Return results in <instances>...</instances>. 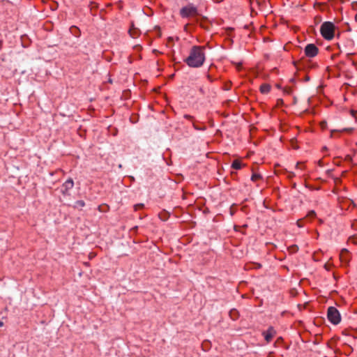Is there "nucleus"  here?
I'll return each instance as SVG.
<instances>
[{
    "label": "nucleus",
    "mask_w": 357,
    "mask_h": 357,
    "mask_svg": "<svg viewBox=\"0 0 357 357\" xmlns=\"http://www.w3.org/2000/svg\"><path fill=\"white\" fill-rule=\"evenodd\" d=\"M191 68H199L205 61L204 47L194 45L190 50L188 56L184 60Z\"/></svg>",
    "instance_id": "nucleus-1"
},
{
    "label": "nucleus",
    "mask_w": 357,
    "mask_h": 357,
    "mask_svg": "<svg viewBox=\"0 0 357 357\" xmlns=\"http://www.w3.org/2000/svg\"><path fill=\"white\" fill-rule=\"evenodd\" d=\"M335 25L331 22H324L320 28V32L322 37L328 40H331L334 38Z\"/></svg>",
    "instance_id": "nucleus-2"
},
{
    "label": "nucleus",
    "mask_w": 357,
    "mask_h": 357,
    "mask_svg": "<svg viewBox=\"0 0 357 357\" xmlns=\"http://www.w3.org/2000/svg\"><path fill=\"white\" fill-rule=\"evenodd\" d=\"M198 10L196 6H195L192 3H189L186 6L183 7L180 10V15L183 18L194 17L198 15Z\"/></svg>",
    "instance_id": "nucleus-3"
},
{
    "label": "nucleus",
    "mask_w": 357,
    "mask_h": 357,
    "mask_svg": "<svg viewBox=\"0 0 357 357\" xmlns=\"http://www.w3.org/2000/svg\"><path fill=\"white\" fill-rule=\"evenodd\" d=\"M327 317L328 321L334 325L338 324L341 321V316L339 311L336 307L333 306L328 308Z\"/></svg>",
    "instance_id": "nucleus-4"
},
{
    "label": "nucleus",
    "mask_w": 357,
    "mask_h": 357,
    "mask_svg": "<svg viewBox=\"0 0 357 357\" xmlns=\"http://www.w3.org/2000/svg\"><path fill=\"white\" fill-rule=\"evenodd\" d=\"M304 52L306 56L312 58L318 54L319 49L314 44L310 43L305 46Z\"/></svg>",
    "instance_id": "nucleus-5"
},
{
    "label": "nucleus",
    "mask_w": 357,
    "mask_h": 357,
    "mask_svg": "<svg viewBox=\"0 0 357 357\" xmlns=\"http://www.w3.org/2000/svg\"><path fill=\"white\" fill-rule=\"evenodd\" d=\"M74 186V181L73 180L70 178H68L62 185L61 188V193L64 195L68 194L69 190L72 189Z\"/></svg>",
    "instance_id": "nucleus-6"
},
{
    "label": "nucleus",
    "mask_w": 357,
    "mask_h": 357,
    "mask_svg": "<svg viewBox=\"0 0 357 357\" xmlns=\"http://www.w3.org/2000/svg\"><path fill=\"white\" fill-rule=\"evenodd\" d=\"M350 253L347 249H342L340 254V259L341 262L344 264L347 265L350 260Z\"/></svg>",
    "instance_id": "nucleus-7"
},
{
    "label": "nucleus",
    "mask_w": 357,
    "mask_h": 357,
    "mask_svg": "<svg viewBox=\"0 0 357 357\" xmlns=\"http://www.w3.org/2000/svg\"><path fill=\"white\" fill-rule=\"evenodd\" d=\"M275 334L276 332L272 326H270L266 331L263 332V335L267 342H270Z\"/></svg>",
    "instance_id": "nucleus-8"
},
{
    "label": "nucleus",
    "mask_w": 357,
    "mask_h": 357,
    "mask_svg": "<svg viewBox=\"0 0 357 357\" xmlns=\"http://www.w3.org/2000/svg\"><path fill=\"white\" fill-rule=\"evenodd\" d=\"M271 86L270 84L264 83L260 86L259 91L263 94H267L270 92Z\"/></svg>",
    "instance_id": "nucleus-9"
},
{
    "label": "nucleus",
    "mask_w": 357,
    "mask_h": 357,
    "mask_svg": "<svg viewBox=\"0 0 357 357\" xmlns=\"http://www.w3.org/2000/svg\"><path fill=\"white\" fill-rule=\"evenodd\" d=\"M243 166V165L239 160H234L231 163V168L234 169H240Z\"/></svg>",
    "instance_id": "nucleus-10"
},
{
    "label": "nucleus",
    "mask_w": 357,
    "mask_h": 357,
    "mask_svg": "<svg viewBox=\"0 0 357 357\" xmlns=\"http://www.w3.org/2000/svg\"><path fill=\"white\" fill-rule=\"evenodd\" d=\"M229 317L233 320H236L239 317V313L236 309H232L229 311Z\"/></svg>",
    "instance_id": "nucleus-11"
},
{
    "label": "nucleus",
    "mask_w": 357,
    "mask_h": 357,
    "mask_svg": "<svg viewBox=\"0 0 357 357\" xmlns=\"http://www.w3.org/2000/svg\"><path fill=\"white\" fill-rule=\"evenodd\" d=\"M158 217L162 221H166L169 218V214L167 212H161L158 214Z\"/></svg>",
    "instance_id": "nucleus-12"
},
{
    "label": "nucleus",
    "mask_w": 357,
    "mask_h": 357,
    "mask_svg": "<svg viewBox=\"0 0 357 357\" xmlns=\"http://www.w3.org/2000/svg\"><path fill=\"white\" fill-rule=\"evenodd\" d=\"M353 130H354V128H344L342 130H331V137L333 136V135L335 132H347L351 133L353 132Z\"/></svg>",
    "instance_id": "nucleus-13"
},
{
    "label": "nucleus",
    "mask_w": 357,
    "mask_h": 357,
    "mask_svg": "<svg viewBox=\"0 0 357 357\" xmlns=\"http://www.w3.org/2000/svg\"><path fill=\"white\" fill-rule=\"evenodd\" d=\"M85 206V202L83 200H78L75 202V207L79 208V207H84Z\"/></svg>",
    "instance_id": "nucleus-14"
},
{
    "label": "nucleus",
    "mask_w": 357,
    "mask_h": 357,
    "mask_svg": "<svg viewBox=\"0 0 357 357\" xmlns=\"http://www.w3.org/2000/svg\"><path fill=\"white\" fill-rule=\"evenodd\" d=\"M288 249L291 253H296L298 250V247L296 245H293L290 246Z\"/></svg>",
    "instance_id": "nucleus-15"
},
{
    "label": "nucleus",
    "mask_w": 357,
    "mask_h": 357,
    "mask_svg": "<svg viewBox=\"0 0 357 357\" xmlns=\"http://www.w3.org/2000/svg\"><path fill=\"white\" fill-rule=\"evenodd\" d=\"M260 178H261V176L258 174H253L251 176V180L252 181H257Z\"/></svg>",
    "instance_id": "nucleus-16"
},
{
    "label": "nucleus",
    "mask_w": 357,
    "mask_h": 357,
    "mask_svg": "<svg viewBox=\"0 0 357 357\" xmlns=\"http://www.w3.org/2000/svg\"><path fill=\"white\" fill-rule=\"evenodd\" d=\"M144 207V204H137L134 206L135 211H138Z\"/></svg>",
    "instance_id": "nucleus-17"
},
{
    "label": "nucleus",
    "mask_w": 357,
    "mask_h": 357,
    "mask_svg": "<svg viewBox=\"0 0 357 357\" xmlns=\"http://www.w3.org/2000/svg\"><path fill=\"white\" fill-rule=\"evenodd\" d=\"M316 216V213L314 211H310L308 214L307 215V217L310 218H314Z\"/></svg>",
    "instance_id": "nucleus-18"
},
{
    "label": "nucleus",
    "mask_w": 357,
    "mask_h": 357,
    "mask_svg": "<svg viewBox=\"0 0 357 357\" xmlns=\"http://www.w3.org/2000/svg\"><path fill=\"white\" fill-rule=\"evenodd\" d=\"M304 165L303 163L302 162H297L296 165V168L297 169H303L304 168Z\"/></svg>",
    "instance_id": "nucleus-19"
},
{
    "label": "nucleus",
    "mask_w": 357,
    "mask_h": 357,
    "mask_svg": "<svg viewBox=\"0 0 357 357\" xmlns=\"http://www.w3.org/2000/svg\"><path fill=\"white\" fill-rule=\"evenodd\" d=\"M184 118L186 119H188V120H192L193 119V116L189 115V114H185L184 115Z\"/></svg>",
    "instance_id": "nucleus-20"
},
{
    "label": "nucleus",
    "mask_w": 357,
    "mask_h": 357,
    "mask_svg": "<svg viewBox=\"0 0 357 357\" xmlns=\"http://www.w3.org/2000/svg\"><path fill=\"white\" fill-rule=\"evenodd\" d=\"M242 68V64L241 63H236V69L239 71Z\"/></svg>",
    "instance_id": "nucleus-21"
},
{
    "label": "nucleus",
    "mask_w": 357,
    "mask_h": 357,
    "mask_svg": "<svg viewBox=\"0 0 357 357\" xmlns=\"http://www.w3.org/2000/svg\"><path fill=\"white\" fill-rule=\"evenodd\" d=\"M302 221H303L302 220H298L297 221V225H298L299 227H303V225H302V224H301Z\"/></svg>",
    "instance_id": "nucleus-22"
},
{
    "label": "nucleus",
    "mask_w": 357,
    "mask_h": 357,
    "mask_svg": "<svg viewBox=\"0 0 357 357\" xmlns=\"http://www.w3.org/2000/svg\"><path fill=\"white\" fill-rule=\"evenodd\" d=\"M294 176H295L294 173L291 172L289 173L288 177L289 178H292Z\"/></svg>",
    "instance_id": "nucleus-23"
},
{
    "label": "nucleus",
    "mask_w": 357,
    "mask_h": 357,
    "mask_svg": "<svg viewBox=\"0 0 357 357\" xmlns=\"http://www.w3.org/2000/svg\"><path fill=\"white\" fill-rule=\"evenodd\" d=\"M282 102H283V100H282V99H278V105H279V104H282Z\"/></svg>",
    "instance_id": "nucleus-24"
},
{
    "label": "nucleus",
    "mask_w": 357,
    "mask_h": 357,
    "mask_svg": "<svg viewBox=\"0 0 357 357\" xmlns=\"http://www.w3.org/2000/svg\"><path fill=\"white\" fill-rule=\"evenodd\" d=\"M193 127L196 129V130H201V128H199L197 127V126H196L195 123H193Z\"/></svg>",
    "instance_id": "nucleus-25"
},
{
    "label": "nucleus",
    "mask_w": 357,
    "mask_h": 357,
    "mask_svg": "<svg viewBox=\"0 0 357 357\" xmlns=\"http://www.w3.org/2000/svg\"><path fill=\"white\" fill-rule=\"evenodd\" d=\"M213 1L216 3H220V2L223 1L224 0H213Z\"/></svg>",
    "instance_id": "nucleus-26"
},
{
    "label": "nucleus",
    "mask_w": 357,
    "mask_h": 357,
    "mask_svg": "<svg viewBox=\"0 0 357 357\" xmlns=\"http://www.w3.org/2000/svg\"><path fill=\"white\" fill-rule=\"evenodd\" d=\"M168 41H169V42H172V41H173V38H172V37H169V38H168Z\"/></svg>",
    "instance_id": "nucleus-27"
},
{
    "label": "nucleus",
    "mask_w": 357,
    "mask_h": 357,
    "mask_svg": "<svg viewBox=\"0 0 357 357\" xmlns=\"http://www.w3.org/2000/svg\"><path fill=\"white\" fill-rule=\"evenodd\" d=\"M3 321H0V327H1V326H3Z\"/></svg>",
    "instance_id": "nucleus-28"
},
{
    "label": "nucleus",
    "mask_w": 357,
    "mask_h": 357,
    "mask_svg": "<svg viewBox=\"0 0 357 357\" xmlns=\"http://www.w3.org/2000/svg\"><path fill=\"white\" fill-rule=\"evenodd\" d=\"M1 46H2V41L0 40V49L1 48Z\"/></svg>",
    "instance_id": "nucleus-29"
}]
</instances>
